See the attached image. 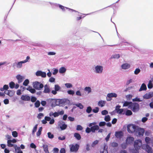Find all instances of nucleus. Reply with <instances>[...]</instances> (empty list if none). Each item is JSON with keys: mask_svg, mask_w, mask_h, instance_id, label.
Returning a JSON list of instances; mask_svg holds the SVG:
<instances>
[{"mask_svg": "<svg viewBox=\"0 0 153 153\" xmlns=\"http://www.w3.org/2000/svg\"><path fill=\"white\" fill-rule=\"evenodd\" d=\"M132 102H128L126 101L123 104V106H128V108L129 107V105H130L131 104Z\"/></svg>", "mask_w": 153, "mask_h": 153, "instance_id": "26", "label": "nucleus"}, {"mask_svg": "<svg viewBox=\"0 0 153 153\" xmlns=\"http://www.w3.org/2000/svg\"><path fill=\"white\" fill-rule=\"evenodd\" d=\"M68 93L69 94L73 95L74 94V92L73 90H68Z\"/></svg>", "mask_w": 153, "mask_h": 153, "instance_id": "60", "label": "nucleus"}, {"mask_svg": "<svg viewBox=\"0 0 153 153\" xmlns=\"http://www.w3.org/2000/svg\"><path fill=\"white\" fill-rule=\"evenodd\" d=\"M66 71V68L64 67L61 68L59 69V72L60 73L62 74L64 73Z\"/></svg>", "mask_w": 153, "mask_h": 153, "instance_id": "27", "label": "nucleus"}, {"mask_svg": "<svg viewBox=\"0 0 153 153\" xmlns=\"http://www.w3.org/2000/svg\"><path fill=\"white\" fill-rule=\"evenodd\" d=\"M115 137L118 138H120L123 136V133L122 131H117L115 133Z\"/></svg>", "mask_w": 153, "mask_h": 153, "instance_id": "11", "label": "nucleus"}, {"mask_svg": "<svg viewBox=\"0 0 153 153\" xmlns=\"http://www.w3.org/2000/svg\"><path fill=\"white\" fill-rule=\"evenodd\" d=\"M16 78L18 81L19 83H20L22 82L24 79V78L20 75H17L16 76Z\"/></svg>", "mask_w": 153, "mask_h": 153, "instance_id": "16", "label": "nucleus"}, {"mask_svg": "<svg viewBox=\"0 0 153 153\" xmlns=\"http://www.w3.org/2000/svg\"><path fill=\"white\" fill-rule=\"evenodd\" d=\"M36 75L37 76H41L42 77H46V73L45 72H43L41 71H37L36 73Z\"/></svg>", "mask_w": 153, "mask_h": 153, "instance_id": "9", "label": "nucleus"}, {"mask_svg": "<svg viewBox=\"0 0 153 153\" xmlns=\"http://www.w3.org/2000/svg\"><path fill=\"white\" fill-rule=\"evenodd\" d=\"M61 89V87L58 85H55L54 86L55 90H52L51 93L54 95H55L57 94V91H59Z\"/></svg>", "mask_w": 153, "mask_h": 153, "instance_id": "7", "label": "nucleus"}, {"mask_svg": "<svg viewBox=\"0 0 153 153\" xmlns=\"http://www.w3.org/2000/svg\"><path fill=\"white\" fill-rule=\"evenodd\" d=\"M74 136L78 140H80L81 138L80 134L77 133H76L74 134Z\"/></svg>", "mask_w": 153, "mask_h": 153, "instance_id": "24", "label": "nucleus"}, {"mask_svg": "<svg viewBox=\"0 0 153 153\" xmlns=\"http://www.w3.org/2000/svg\"><path fill=\"white\" fill-rule=\"evenodd\" d=\"M145 150L148 153H152V150L151 148L148 144L146 145Z\"/></svg>", "mask_w": 153, "mask_h": 153, "instance_id": "15", "label": "nucleus"}, {"mask_svg": "<svg viewBox=\"0 0 153 153\" xmlns=\"http://www.w3.org/2000/svg\"><path fill=\"white\" fill-rule=\"evenodd\" d=\"M15 84L14 82H11L9 83V87L12 89L14 88L15 87Z\"/></svg>", "mask_w": 153, "mask_h": 153, "instance_id": "31", "label": "nucleus"}, {"mask_svg": "<svg viewBox=\"0 0 153 153\" xmlns=\"http://www.w3.org/2000/svg\"><path fill=\"white\" fill-rule=\"evenodd\" d=\"M36 98L34 97H32L31 98V101L32 102H34L36 101Z\"/></svg>", "mask_w": 153, "mask_h": 153, "instance_id": "55", "label": "nucleus"}, {"mask_svg": "<svg viewBox=\"0 0 153 153\" xmlns=\"http://www.w3.org/2000/svg\"><path fill=\"white\" fill-rule=\"evenodd\" d=\"M137 126H136L135 125L132 124L128 125L127 126L128 132L131 133H134Z\"/></svg>", "mask_w": 153, "mask_h": 153, "instance_id": "3", "label": "nucleus"}, {"mask_svg": "<svg viewBox=\"0 0 153 153\" xmlns=\"http://www.w3.org/2000/svg\"><path fill=\"white\" fill-rule=\"evenodd\" d=\"M59 7L61 8L63 11H64L65 10V8L66 9H68L69 10H71L72 11V12H76V11L74 10H73V9H70L69 8H67V7H65L61 5H59Z\"/></svg>", "mask_w": 153, "mask_h": 153, "instance_id": "20", "label": "nucleus"}, {"mask_svg": "<svg viewBox=\"0 0 153 153\" xmlns=\"http://www.w3.org/2000/svg\"><path fill=\"white\" fill-rule=\"evenodd\" d=\"M134 138L133 137H127L126 140V144H130L132 143L134 141Z\"/></svg>", "mask_w": 153, "mask_h": 153, "instance_id": "8", "label": "nucleus"}, {"mask_svg": "<svg viewBox=\"0 0 153 153\" xmlns=\"http://www.w3.org/2000/svg\"><path fill=\"white\" fill-rule=\"evenodd\" d=\"M52 115H53L54 117H58L59 116V114L58 112H55L53 113ZM51 115L50 114V116H51Z\"/></svg>", "mask_w": 153, "mask_h": 153, "instance_id": "57", "label": "nucleus"}, {"mask_svg": "<svg viewBox=\"0 0 153 153\" xmlns=\"http://www.w3.org/2000/svg\"><path fill=\"white\" fill-rule=\"evenodd\" d=\"M91 131V128H90L87 127L85 129V131L88 133H89Z\"/></svg>", "mask_w": 153, "mask_h": 153, "instance_id": "53", "label": "nucleus"}, {"mask_svg": "<svg viewBox=\"0 0 153 153\" xmlns=\"http://www.w3.org/2000/svg\"><path fill=\"white\" fill-rule=\"evenodd\" d=\"M96 72L97 73H101L103 70V67L102 66L97 65L95 68Z\"/></svg>", "mask_w": 153, "mask_h": 153, "instance_id": "10", "label": "nucleus"}, {"mask_svg": "<svg viewBox=\"0 0 153 153\" xmlns=\"http://www.w3.org/2000/svg\"><path fill=\"white\" fill-rule=\"evenodd\" d=\"M67 127V125L65 124H63L62 126H60V128L62 130L65 129Z\"/></svg>", "mask_w": 153, "mask_h": 153, "instance_id": "41", "label": "nucleus"}, {"mask_svg": "<svg viewBox=\"0 0 153 153\" xmlns=\"http://www.w3.org/2000/svg\"><path fill=\"white\" fill-rule=\"evenodd\" d=\"M29 83V80L28 79H26L23 82V84L24 85L26 86Z\"/></svg>", "mask_w": 153, "mask_h": 153, "instance_id": "39", "label": "nucleus"}, {"mask_svg": "<svg viewBox=\"0 0 153 153\" xmlns=\"http://www.w3.org/2000/svg\"><path fill=\"white\" fill-rule=\"evenodd\" d=\"M132 96L130 94L127 95L126 96V98L128 100H131L132 98Z\"/></svg>", "mask_w": 153, "mask_h": 153, "instance_id": "46", "label": "nucleus"}, {"mask_svg": "<svg viewBox=\"0 0 153 153\" xmlns=\"http://www.w3.org/2000/svg\"><path fill=\"white\" fill-rule=\"evenodd\" d=\"M21 99L24 101H28L30 100V97L27 95H22L21 97Z\"/></svg>", "mask_w": 153, "mask_h": 153, "instance_id": "12", "label": "nucleus"}, {"mask_svg": "<svg viewBox=\"0 0 153 153\" xmlns=\"http://www.w3.org/2000/svg\"><path fill=\"white\" fill-rule=\"evenodd\" d=\"M70 148V151L71 152H77L78 150L79 146L77 144H76L75 145L73 144L70 145L69 146Z\"/></svg>", "mask_w": 153, "mask_h": 153, "instance_id": "6", "label": "nucleus"}, {"mask_svg": "<svg viewBox=\"0 0 153 153\" xmlns=\"http://www.w3.org/2000/svg\"><path fill=\"white\" fill-rule=\"evenodd\" d=\"M99 127L97 125H95L91 127V131L93 133L95 132V131L99 130Z\"/></svg>", "mask_w": 153, "mask_h": 153, "instance_id": "14", "label": "nucleus"}, {"mask_svg": "<svg viewBox=\"0 0 153 153\" xmlns=\"http://www.w3.org/2000/svg\"><path fill=\"white\" fill-rule=\"evenodd\" d=\"M42 129V127H40L39 128L38 131L36 133V135L37 136H39L41 135Z\"/></svg>", "mask_w": 153, "mask_h": 153, "instance_id": "29", "label": "nucleus"}, {"mask_svg": "<svg viewBox=\"0 0 153 153\" xmlns=\"http://www.w3.org/2000/svg\"><path fill=\"white\" fill-rule=\"evenodd\" d=\"M65 85L67 88H70L72 87V85L70 83H66Z\"/></svg>", "mask_w": 153, "mask_h": 153, "instance_id": "47", "label": "nucleus"}, {"mask_svg": "<svg viewBox=\"0 0 153 153\" xmlns=\"http://www.w3.org/2000/svg\"><path fill=\"white\" fill-rule=\"evenodd\" d=\"M92 111L94 113H97L99 111V108L98 107H96L95 108V109H93Z\"/></svg>", "mask_w": 153, "mask_h": 153, "instance_id": "49", "label": "nucleus"}, {"mask_svg": "<svg viewBox=\"0 0 153 153\" xmlns=\"http://www.w3.org/2000/svg\"><path fill=\"white\" fill-rule=\"evenodd\" d=\"M101 114L102 115H105L108 114V112L106 110H105L102 111Z\"/></svg>", "mask_w": 153, "mask_h": 153, "instance_id": "52", "label": "nucleus"}, {"mask_svg": "<svg viewBox=\"0 0 153 153\" xmlns=\"http://www.w3.org/2000/svg\"><path fill=\"white\" fill-rule=\"evenodd\" d=\"M23 62H24L23 61H22L18 62L17 64V67L19 68H21L22 66V64L25 63Z\"/></svg>", "mask_w": 153, "mask_h": 153, "instance_id": "37", "label": "nucleus"}, {"mask_svg": "<svg viewBox=\"0 0 153 153\" xmlns=\"http://www.w3.org/2000/svg\"><path fill=\"white\" fill-rule=\"evenodd\" d=\"M145 140L147 144L148 145V144H149L150 143L151 139L149 137H146L145 138Z\"/></svg>", "mask_w": 153, "mask_h": 153, "instance_id": "34", "label": "nucleus"}, {"mask_svg": "<svg viewBox=\"0 0 153 153\" xmlns=\"http://www.w3.org/2000/svg\"><path fill=\"white\" fill-rule=\"evenodd\" d=\"M44 116L43 114L42 113L39 114L37 116V117L39 119H40L42 117H43Z\"/></svg>", "mask_w": 153, "mask_h": 153, "instance_id": "61", "label": "nucleus"}, {"mask_svg": "<svg viewBox=\"0 0 153 153\" xmlns=\"http://www.w3.org/2000/svg\"><path fill=\"white\" fill-rule=\"evenodd\" d=\"M26 89L27 90L29 91L31 93L34 94L36 92V90L35 89L33 88L32 87L29 86L28 88H27Z\"/></svg>", "mask_w": 153, "mask_h": 153, "instance_id": "22", "label": "nucleus"}, {"mask_svg": "<svg viewBox=\"0 0 153 153\" xmlns=\"http://www.w3.org/2000/svg\"><path fill=\"white\" fill-rule=\"evenodd\" d=\"M55 81V79L53 77H51L49 79V81L52 82H54Z\"/></svg>", "mask_w": 153, "mask_h": 153, "instance_id": "62", "label": "nucleus"}, {"mask_svg": "<svg viewBox=\"0 0 153 153\" xmlns=\"http://www.w3.org/2000/svg\"><path fill=\"white\" fill-rule=\"evenodd\" d=\"M12 135L14 137H17L18 136V133L16 131H13L12 132Z\"/></svg>", "mask_w": 153, "mask_h": 153, "instance_id": "40", "label": "nucleus"}, {"mask_svg": "<svg viewBox=\"0 0 153 153\" xmlns=\"http://www.w3.org/2000/svg\"><path fill=\"white\" fill-rule=\"evenodd\" d=\"M37 126L38 125L37 124L34 127L33 130V132L32 133L33 134H34V133L36 131L37 127Z\"/></svg>", "mask_w": 153, "mask_h": 153, "instance_id": "51", "label": "nucleus"}, {"mask_svg": "<svg viewBox=\"0 0 153 153\" xmlns=\"http://www.w3.org/2000/svg\"><path fill=\"white\" fill-rule=\"evenodd\" d=\"M120 57V55L119 54H115L114 55H113L111 57V58L118 59V58H119Z\"/></svg>", "mask_w": 153, "mask_h": 153, "instance_id": "50", "label": "nucleus"}, {"mask_svg": "<svg viewBox=\"0 0 153 153\" xmlns=\"http://www.w3.org/2000/svg\"><path fill=\"white\" fill-rule=\"evenodd\" d=\"M144 133L143 128L139 127L138 126L136 127L134 132L135 134L137 136H143Z\"/></svg>", "mask_w": 153, "mask_h": 153, "instance_id": "2", "label": "nucleus"}, {"mask_svg": "<svg viewBox=\"0 0 153 153\" xmlns=\"http://www.w3.org/2000/svg\"><path fill=\"white\" fill-rule=\"evenodd\" d=\"M43 147L44 149V151L45 153H49V152L48 150V147L47 145H43Z\"/></svg>", "mask_w": 153, "mask_h": 153, "instance_id": "23", "label": "nucleus"}, {"mask_svg": "<svg viewBox=\"0 0 153 153\" xmlns=\"http://www.w3.org/2000/svg\"><path fill=\"white\" fill-rule=\"evenodd\" d=\"M130 67L129 64L126 63L123 64L121 66L122 68L124 69H126L129 68Z\"/></svg>", "mask_w": 153, "mask_h": 153, "instance_id": "18", "label": "nucleus"}, {"mask_svg": "<svg viewBox=\"0 0 153 153\" xmlns=\"http://www.w3.org/2000/svg\"><path fill=\"white\" fill-rule=\"evenodd\" d=\"M51 91L50 89L47 85L44 86V90L43 92L45 93H49Z\"/></svg>", "mask_w": 153, "mask_h": 153, "instance_id": "13", "label": "nucleus"}, {"mask_svg": "<svg viewBox=\"0 0 153 153\" xmlns=\"http://www.w3.org/2000/svg\"><path fill=\"white\" fill-rule=\"evenodd\" d=\"M76 106L81 109H82L83 108V106L81 103H80L76 104Z\"/></svg>", "mask_w": 153, "mask_h": 153, "instance_id": "56", "label": "nucleus"}, {"mask_svg": "<svg viewBox=\"0 0 153 153\" xmlns=\"http://www.w3.org/2000/svg\"><path fill=\"white\" fill-rule=\"evenodd\" d=\"M98 143V141L97 140H96L94 141L92 144V146L93 147L95 145L97 144Z\"/></svg>", "mask_w": 153, "mask_h": 153, "instance_id": "58", "label": "nucleus"}, {"mask_svg": "<svg viewBox=\"0 0 153 153\" xmlns=\"http://www.w3.org/2000/svg\"><path fill=\"white\" fill-rule=\"evenodd\" d=\"M7 146L9 147H12L13 146V145L12 144L10 140H8L7 141Z\"/></svg>", "mask_w": 153, "mask_h": 153, "instance_id": "44", "label": "nucleus"}, {"mask_svg": "<svg viewBox=\"0 0 153 153\" xmlns=\"http://www.w3.org/2000/svg\"><path fill=\"white\" fill-rule=\"evenodd\" d=\"M111 146L113 147H117L118 146V144L115 142H113L111 143Z\"/></svg>", "mask_w": 153, "mask_h": 153, "instance_id": "36", "label": "nucleus"}, {"mask_svg": "<svg viewBox=\"0 0 153 153\" xmlns=\"http://www.w3.org/2000/svg\"><path fill=\"white\" fill-rule=\"evenodd\" d=\"M146 89L147 87L146 85L144 83H143L142 84L140 89H139V91H142L146 90Z\"/></svg>", "mask_w": 153, "mask_h": 153, "instance_id": "19", "label": "nucleus"}, {"mask_svg": "<svg viewBox=\"0 0 153 153\" xmlns=\"http://www.w3.org/2000/svg\"><path fill=\"white\" fill-rule=\"evenodd\" d=\"M105 103L106 101H105L101 100L98 102V105L100 107H103L105 105Z\"/></svg>", "mask_w": 153, "mask_h": 153, "instance_id": "17", "label": "nucleus"}, {"mask_svg": "<svg viewBox=\"0 0 153 153\" xmlns=\"http://www.w3.org/2000/svg\"><path fill=\"white\" fill-rule=\"evenodd\" d=\"M36 108L39 107L40 105V103L38 100H37L34 104Z\"/></svg>", "mask_w": 153, "mask_h": 153, "instance_id": "32", "label": "nucleus"}, {"mask_svg": "<svg viewBox=\"0 0 153 153\" xmlns=\"http://www.w3.org/2000/svg\"><path fill=\"white\" fill-rule=\"evenodd\" d=\"M106 123L105 122H101L99 123V126H102L105 125Z\"/></svg>", "mask_w": 153, "mask_h": 153, "instance_id": "54", "label": "nucleus"}, {"mask_svg": "<svg viewBox=\"0 0 153 153\" xmlns=\"http://www.w3.org/2000/svg\"><path fill=\"white\" fill-rule=\"evenodd\" d=\"M107 96L108 98L116 97L117 96V95L115 93H111L108 94Z\"/></svg>", "mask_w": 153, "mask_h": 153, "instance_id": "21", "label": "nucleus"}, {"mask_svg": "<svg viewBox=\"0 0 153 153\" xmlns=\"http://www.w3.org/2000/svg\"><path fill=\"white\" fill-rule=\"evenodd\" d=\"M152 97V95L150 94H146L144 96V98L145 99H149Z\"/></svg>", "mask_w": 153, "mask_h": 153, "instance_id": "28", "label": "nucleus"}, {"mask_svg": "<svg viewBox=\"0 0 153 153\" xmlns=\"http://www.w3.org/2000/svg\"><path fill=\"white\" fill-rule=\"evenodd\" d=\"M111 134V133H109L106 137L105 139L106 141H108L109 140V139L110 137Z\"/></svg>", "mask_w": 153, "mask_h": 153, "instance_id": "59", "label": "nucleus"}, {"mask_svg": "<svg viewBox=\"0 0 153 153\" xmlns=\"http://www.w3.org/2000/svg\"><path fill=\"white\" fill-rule=\"evenodd\" d=\"M128 108L131 109L133 111L135 112L139 110V105L137 103L132 102L131 104L129 105Z\"/></svg>", "mask_w": 153, "mask_h": 153, "instance_id": "1", "label": "nucleus"}, {"mask_svg": "<svg viewBox=\"0 0 153 153\" xmlns=\"http://www.w3.org/2000/svg\"><path fill=\"white\" fill-rule=\"evenodd\" d=\"M83 129V128L80 125H78L77 126L76 129L78 131H81Z\"/></svg>", "mask_w": 153, "mask_h": 153, "instance_id": "45", "label": "nucleus"}, {"mask_svg": "<svg viewBox=\"0 0 153 153\" xmlns=\"http://www.w3.org/2000/svg\"><path fill=\"white\" fill-rule=\"evenodd\" d=\"M132 114V112L131 110H127L125 114L127 116H130Z\"/></svg>", "mask_w": 153, "mask_h": 153, "instance_id": "30", "label": "nucleus"}, {"mask_svg": "<svg viewBox=\"0 0 153 153\" xmlns=\"http://www.w3.org/2000/svg\"><path fill=\"white\" fill-rule=\"evenodd\" d=\"M85 90L88 92V93H89L91 92V89L90 87H86L85 88Z\"/></svg>", "mask_w": 153, "mask_h": 153, "instance_id": "42", "label": "nucleus"}, {"mask_svg": "<svg viewBox=\"0 0 153 153\" xmlns=\"http://www.w3.org/2000/svg\"><path fill=\"white\" fill-rule=\"evenodd\" d=\"M48 137L50 139L53 138L54 137L53 135L50 132H49L48 133Z\"/></svg>", "mask_w": 153, "mask_h": 153, "instance_id": "38", "label": "nucleus"}, {"mask_svg": "<svg viewBox=\"0 0 153 153\" xmlns=\"http://www.w3.org/2000/svg\"><path fill=\"white\" fill-rule=\"evenodd\" d=\"M148 87L149 89L152 88L153 87L152 84L151 80L149 81L148 85Z\"/></svg>", "mask_w": 153, "mask_h": 153, "instance_id": "35", "label": "nucleus"}, {"mask_svg": "<svg viewBox=\"0 0 153 153\" xmlns=\"http://www.w3.org/2000/svg\"><path fill=\"white\" fill-rule=\"evenodd\" d=\"M140 71V70L139 68H136L134 71V73L135 74H138Z\"/></svg>", "mask_w": 153, "mask_h": 153, "instance_id": "48", "label": "nucleus"}, {"mask_svg": "<svg viewBox=\"0 0 153 153\" xmlns=\"http://www.w3.org/2000/svg\"><path fill=\"white\" fill-rule=\"evenodd\" d=\"M60 153H65V150L64 148H62L60 151Z\"/></svg>", "mask_w": 153, "mask_h": 153, "instance_id": "64", "label": "nucleus"}, {"mask_svg": "<svg viewBox=\"0 0 153 153\" xmlns=\"http://www.w3.org/2000/svg\"><path fill=\"white\" fill-rule=\"evenodd\" d=\"M105 120L106 122H108L110 120V117L109 115L105 116Z\"/></svg>", "mask_w": 153, "mask_h": 153, "instance_id": "33", "label": "nucleus"}, {"mask_svg": "<svg viewBox=\"0 0 153 153\" xmlns=\"http://www.w3.org/2000/svg\"><path fill=\"white\" fill-rule=\"evenodd\" d=\"M15 92L12 90H8L7 93L6 94L10 97H12L14 94Z\"/></svg>", "mask_w": 153, "mask_h": 153, "instance_id": "25", "label": "nucleus"}, {"mask_svg": "<svg viewBox=\"0 0 153 153\" xmlns=\"http://www.w3.org/2000/svg\"><path fill=\"white\" fill-rule=\"evenodd\" d=\"M123 111V109H119L117 111V113L119 114H121L122 113Z\"/></svg>", "mask_w": 153, "mask_h": 153, "instance_id": "63", "label": "nucleus"}, {"mask_svg": "<svg viewBox=\"0 0 153 153\" xmlns=\"http://www.w3.org/2000/svg\"><path fill=\"white\" fill-rule=\"evenodd\" d=\"M142 145L141 141L140 140H136L135 141L134 144V147L136 150H139Z\"/></svg>", "mask_w": 153, "mask_h": 153, "instance_id": "5", "label": "nucleus"}, {"mask_svg": "<svg viewBox=\"0 0 153 153\" xmlns=\"http://www.w3.org/2000/svg\"><path fill=\"white\" fill-rule=\"evenodd\" d=\"M33 86L36 90H40L43 88L44 85L41 82L36 81L33 82Z\"/></svg>", "mask_w": 153, "mask_h": 153, "instance_id": "4", "label": "nucleus"}, {"mask_svg": "<svg viewBox=\"0 0 153 153\" xmlns=\"http://www.w3.org/2000/svg\"><path fill=\"white\" fill-rule=\"evenodd\" d=\"M92 108L90 106H88L86 110V112L88 113H90L92 111Z\"/></svg>", "mask_w": 153, "mask_h": 153, "instance_id": "43", "label": "nucleus"}]
</instances>
